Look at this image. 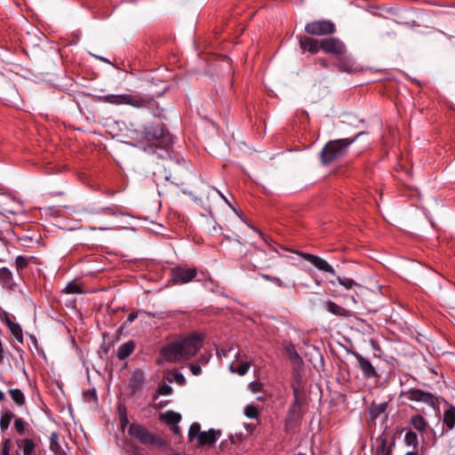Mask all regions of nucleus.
Listing matches in <instances>:
<instances>
[{
	"instance_id": "2eb2a0df",
	"label": "nucleus",
	"mask_w": 455,
	"mask_h": 455,
	"mask_svg": "<svg viewBox=\"0 0 455 455\" xmlns=\"http://www.w3.org/2000/svg\"><path fill=\"white\" fill-rule=\"evenodd\" d=\"M221 436V431L214 428H210L207 431H203L197 439L198 446H212L213 445Z\"/></svg>"
},
{
	"instance_id": "09e8293b",
	"label": "nucleus",
	"mask_w": 455,
	"mask_h": 455,
	"mask_svg": "<svg viewBox=\"0 0 455 455\" xmlns=\"http://www.w3.org/2000/svg\"><path fill=\"white\" fill-rule=\"evenodd\" d=\"M137 317H138V314L135 312H132L131 314L128 315L125 324L132 323V322H134L136 320Z\"/></svg>"
},
{
	"instance_id": "338daca9",
	"label": "nucleus",
	"mask_w": 455,
	"mask_h": 455,
	"mask_svg": "<svg viewBox=\"0 0 455 455\" xmlns=\"http://www.w3.org/2000/svg\"><path fill=\"white\" fill-rule=\"evenodd\" d=\"M202 361H204V363H207V359H202Z\"/></svg>"
},
{
	"instance_id": "c9c22d12",
	"label": "nucleus",
	"mask_w": 455,
	"mask_h": 455,
	"mask_svg": "<svg viewBox=\"0 0 455 455\" xmlns=\"http://www.w3.org/2000/svg\"><path fill=\"white\" fill-rule=\"evenodd\" d=\"M117 411L119 415L120 427L122 430H124L125 427L129 425L126 408L124 406H118Z\"/></svg>"
},
{
	"instance_id": "4468645a",
	"label": "nucleus",
	"mask_w": 455,
	"mask_h": 455,
	"mask_svg": "<svg viewBox=\"0 0 455 455\" xmlns=\"http://www.w3.org/2000/svg\"><path fill=\"white\" fill-rule=\"evenodd\" d=\"M299 44L302 52H308L312 54H315L321 50V41L307 36H299Z\"/></svg>"
},
{
	"instance_id": "20e7f679",
	"label": "nucleus",
	"mask_w": 455,
	"mask_h": 455,
	"mask_svg": "<svg viewBox=\"0 0 455 455\" xmlns=\"http://www.w3.org/2000/svg\"><path fill=\"white\" fill-rule=\"evenodd\" d=\"M146 140L152 145L168 148L173 144L172 135L159 125H149L145 131Z\"/></svg>"
},
{
	"instance_id": "cd10ccee",
	"label": "nucleus",
	"mask_w": 455,
	"mask_h": 455,
	"mask_svg": "<svg viewBox=\"0 0 455 455\" xmlns=\"http://www.w3.org/2000/svg\"><path fill=\"white\" fill-rule=\"evenodd\" d=\"M302 417L301 406L291 405L288 411V419L286 420V424L288 421H297Z\"/></svg>"
},
{
	"instance_id": "e2e57ef3",
	"label": "nucleus",
	"mask_w": 455,
	"mask_h": 455,
	"mask_svg": "<svg viewBox=\"0 0 455 455\" xmlns=\"http://www.w3.org/2000/svg\"><path fill=\"white\" fill-rule=\"evenodd\" d=\"M98 229H100V230H108V228H99Z\"/></svg>"
},
{
	"instance_id": "4c0bfd02",
	"label": "nucleus",
	"mask_w": 455,
	"mask_h": 455,
	"mask_svg": "<svg viewBox=\"0 0 455 455\" xmlns=\"http://www.w3.org/2000/svg\"><path fill=\"white\" fill-rule=\"evenodd\" d=\"M289 359L291 363L299 364L301 363V357L299 356V353L296 351L295 347L293 346H290L286 349Z\"/></svg>"
},
{
	"instance_id": "79ce46f5",
	"label": "nucleus",
	"mask_w": 455,
	"mask_h": 455,
	"mask_svg": "<svg viewBox=\"0 0 455 455\" xmlns=\"http://www.w3.org/2000/svg\"><path fill=\"white\" fill-rule=\"evenodd\" d=\"M188 368L193 375L198 376L202 373V369L199 363H191L188 364Z\"/></svg>"
},
{
	"instance_id": "f8f14e48",
	"label": "nucleus",
	"mask_w": 455,
	"mask_h": 455,
	"mask_svg": "<svg viewBox=\"0 0 455 455\" xmlns=\"http://www.w3.org/2000/svg\"><path fill=\"white\" fill-rule=\"evenodd\" d=\"M300 257L312 264L318 270L329 273L333 276H336V271L324 259L311 253L303 252L300 254Z\"/></svg>"
},
{
	"instance_id": "ddd939ff",
	"label": "nucleus",
	"mask_w": 455,
	"mask_h": 455,
	"mask_svg": "<svg viewBox=\"0 0 455 455\" xmlns=\"http://www.w3.org/2000/svg\"><path fill=\"white\" fill-rule=\"evenodd\" d=\"M340 72L356 73L360 70L351 55L346 53L337 56L334 63Z\"/></svg>"
},
{
	"instance_id": "b1692460",
	"label": "nucleus",
	"mask_w": 455,
	"mask_h": 455,
	"mask_svg": "<svg viewBox=\"0 0 455 455\" xmlns=\"http://www.w3.org/2000/svg\"><path fill=\"white\" fill-rule=\"evenodd\" d=\"M443 424L451 430L455 427V406L450 405L443 412Z\"/></svg>"
},
{
	"instance_id": "ea45409f",
	"label": "nucleus",
	"mask_w": 455,
	"mask_h": 455,
	"mask_svg": "<svg viewBox=\"0 0 455 455\" xmlns=\"http://www.w3.org/2000/svg\"><path fill=\"white\" fill-rule=\"evenodd\" d=\"M244 414L249 419H257L259 415V411L256 406L249 404L244 409Z\"/></svg>"
},
{
	"instance_id": "603ef678",
	"label": "nucleus",
	"mask_w": 455,
	"mask_h": 455,
	"mask_svg": "<svg viewBox=\"0 0 455 455\" xmlns=\"http://www.w3.org/2000/svg\"><path fill=\"white\" fill-rule=\"evenodd\" d=\"M130 455H144L140 449L134 447L131 451Z\"/></svg>"
},
{
	"instance_id": "a211bd4d",
	"label": "nucleus",
	"mask_w": 455,
	"mask_h": 455,
	"mask_svg": "<svg viewBox=\"0 0 455 455\" xmlns=\"http://www.w3.org/2000/svg\"><path fill=\"white\" fill-rule=\"evenodd\" d=\"M135 349V342L133 340H129L124 344H122L116 352V356L119 360H124L128 356H130Z\"/></svg>"
},
{
	"instance_id": "393cba45",
	"label": "nucleus",
	"mask_w": 455,
	"mask_h": 455,
	"mask_svg": "<svg viewBox=\"0 0 455 455\" xmlns=\"http://www.w3.org/2000/svg\"><path fill=\"white\" fill-rule=\"evenodd\" d=\"M9 394L17 406H23L26 403V398L23 392L20 388H11Z\"/></svg>"
},
{
	"instance_id": "49530a36",
	"label": "nucleus",
	"mask_w": 455,
	"mask_h": 455,
	"mask_svg": "<svg viewBox=\"0 0 455 455\" xmlns=\"http://www.w3.org/2000/svg\"><path fill=\"white\" fill-rule=\"evenodd\" d=\"M20 242L22 246L29 247L30 243L33 242L32 237L24 235L22 237H20Z\"/></svg>"
},
{
	"instance_id": "6e6d98bb",
	"label": "nucleus",
	"mask_w": 455,
	"mask_h": 455,
	"mask_svg": "<svg viewBox=\"0 0 455 455\" xmlns=\"http://www.w3.org/2000/svg\"><path fill=\"white\" fill-rule=\"evenodd\" d=\"M93 57H95L96 59L103 61V62H106V63H109L110 64V61L105 58V57H102V56H99V55H93Z\"/></svg>"
},
{
	"instance_id": "864d4df0",
	"label": "nucleus",
	"mask_w": 455,
	"mask_h": 455,
	"mask_svg": "<svg viewBox=\"0 0 455 455\" xmlns=\"http://www.w3.org/2000/svg\"><path fill=\"white\" fill-rule=\"evenodd\" d=\"M301 404H302L301 398L300 397H294V400H293V402L291 403V405L301 406Z\"/></svg>"
},
{
	"instance_id": "2f4dec72",
	"label": "nucleus",
	"mask_w": 455,
	"mask_h": 455,
	"mask_svg": "<svg viewBox=\"0 0 455 455\" xmlns=\"http://www.w3.org/2000/svg\"><path fill=\"white\" fill-rule=\"evenodd\" d=\"M404 443L406 445L412 446L414 449H416L419 444V437L417 433L411 430L407 431L404 435Z\"/></svg>"
},
{
	"instance_id": "7ed1b4c3",
	"label": "nucleus",
	"mask_w": 455,
	"mask_h": 455,
	"mask_svg": "<svg viewBox=\"0 0 455 455\" xmlns=\"http://www.w3.org/2000/svg\"><path fill=\"white\" fill-rule=\"evenodd\" d=\"M128 435L145 446L162 447L164 443L161 436L151 433L145 426L138 423L129 425Z\"/></svg>"
},
{
	"instance_id": "5fc2aeb1",
	"label": "nucleus",
	"mask_w": 455,
	"mask_h": 455,
	"mask_svg": "<svg viewBox=\"0 0 455 455\" xmlns=\"http://www.w3.org/2000/svg\"><path fill=\"white\" fill-rule=\"evenodd\" d=\"M318 63L323 67V68H328L329 67V64L327 62V60L325 59H319L318 60Z\"/></svg>"
},
{
	"instance_id": "6e6552de",
	"label": "nucleus",
	"mask_w": 455,
	"mask_h": 455,
	"mask_svg": "<svg viewBox=\"0 0 455 455\" xmlns=\"http://www.w3.org/2000/svg\"><path fill=\"white\" fill-rule=\"evenodd\" d=\"M203 339L197 333H193L181 340H179L181 346L183 359L193 357L202 347Z\"/></svg>"
},
{
	"instance_id": "774afa93",
	"label": "nucleus",
	"mask_w": 455,
	"mask_h": 455,
	"mask_svg": "<svg viewBox=\"0 0 455 455\" xmlns=\"http://www.w3.org/2000/svg\"><path fill=\"white\" fill-rule=\"evenodd\" d=\"M1 455H10V454H1Z\"/></svg>"
},
{
	"instance_id": "c756f323",
	"label": "nucleus",
	"mask_w": 455,
	"mask_h": 455,
	"mask_svg": "<svg viewBox=\"0 0 455 455\" xmlns=\"http://www.w3.org/2000/svg\"><path fill=\"white\" fill-rule=\"evenodd\" d=\"M202 432L201 425L198 422L192 423L188 434L189 442H193L195 439L197 441Z\"/></svg>"
},
{
	"instance_id": "9b49d317",
	"label": "nucleus",
	"mask_w": 455,
	"mask_h": 455,
	"mask_svg": "<svg viewBox=\"0 0 455 455\" xmlns=\"http://www.w3.org/2000/svg\"><path fill=\"white\" fill-rule=\"evenodd\" d=\"M160 354L168 362L175 363L183 360L181 346L179 341H174L163 347Z\"/></svg>"
},
{
	"instance_id": "3c124183",
	"label": "nucleus",
	"mask_w": 455,
	"mask_h": 455,
	"mask_svg": "<svg viewBox=\"0 0 455 455\" xmlns=\"http://www.w3.org/2000/svg\"><path fill=\"white\" fill-rule=\"evenodd\" d=\"M170 427H171V429H172V433L174 435H181L180 434V429L178 425H172Z\"/></svg>"
},
{
	"instance_id": "f03ea898",
	"label": "nucleus",
	"mask_w": 455,
	"mask_h": 455,
	"mask_svg": "<svg viewBox=\"0 0 455 455\" xmlns=\"http://www.w3.org/2000/svg\"><path fill=\"white\" fill-rule=\"evenodd\" d=\"M100 100L101 102L112 104V105H129L137 108H141L153 100V97L150 95H142L140 93L136 94H108L100 96Z\"/></svg>"
},
{
	"instance_id": "8fccbe9b",
	"label": "nucleus",
	"mask_w": 455,
	"mask_h": 455,
	"mask_svg": "<svg viewBox=\"0 0 455 455\" xmlns=\"http://www.w3.org/2000/svg\"><path fill=\"white\" fill-rule=\"evenodd\" d=\"M292 393L294 397H300L299 395V387L294 383L291 384Z\"/></svg>"
},
{
	"instance_id": "e433bc0d",
	"label": "nucleus",
	"mask_w": 455,
	"mask_h": 455,
	"mask_svg": "<svg viewBox=\"0 0 455 455\" xmlns=\"http://www.w3.org/2000/svg\"><path fill=\"white\" fill-rule=\"evenodd\" d=\"M387 404L385 403L379 404H374L370 409V414L372 419H376L379 417L382 413L386 411Z\"/></svg>"
},
{
	"instance_id": "1a4fd4ad",
	"label": "nucleus",
	"mask_w": 455,
	"mask_h": 455,
	"mask_svg": "<svg viewBox=\"0 0 455 455\" xmlns=\"http://www.w3.org/2000/svg\"><path fill=\"white\" fill-rule=\"evenodd\" d=\"M321 50L326 53L334 54L336 56L347 52L345 44L335 37H328L321 40Z\"/></svg>"
},
{
	"instance_id": "f257e3e1",
	"label": "nucleus",
	"mask_w": 455,
	"mask_h": 455,
	"mask_svg": "<svg viewBox=\"0 0 455 455\" xmlns=\"http://www.w3.org/2000/svg\"><path fill=\"white\" fill-rule=\"evenodd\" d=\"M364 133V132H361L354 138L339 139L327 142L321 151L322 164L328 165L344 156L347 154L349 146Z\"/></svg>"
},
{
	"instance_id": "473e14b6",
	"label": "nucleus",
	"mask_w": 455,
	"mask_h": 455,
	"mask_svg": "<svg viewBox=\"0 0 455 455\" xmlns=\"http://www.w3.org/2000/svg\"><path fill=\"white\" fill-rule=\"evenodd\" d=\"M229 369L232 372H235L240 376H243L248 372L250 369V363L248 362H242L236 367L234 366V363H231Z\"/></svg>"
},
{
	"instance_id": "dca6fc26",
	"label": "nucleus",
	"mask_w": 455,
	"mask_h": 455,
	"mask_svg": "<svg viewBox=\"0 0 455 455\" xmlns=\"http://www.w3.org/2000/svg\"><path fill=\"white\" fill-rule=\"evenodd\" d=\"M353 355L356 358L358 364L365 378H373L377 375L374 367L368 358L363 357L357 352H353Z\"/></svg>"
},
{
	"instance_id": "a878e982",
	"label": "nucleus",
	"mask_w": 455,
	"mask_h": 455,
	"mask_svg": "<svg viewBox=\"0 0 455 455\" xmlns=\"http://www.w3.org/2000/svg\"><path fill=\"white\" fill-rule=\"evenodd\" d=\"M36 258L33 256H23L19 255L15 259V267L18 272L22 271L28 267L30 261L35 260Z\"/></svg>"
},
{
	"instance_id": "7c9ffc66",
	"label": "nucleus",
	"mask_w": 455,
	"mask_h": 455,
	"mask_svg": "<svg viewBox=\"0 0 455 455\" xmlns=\"http://www.w3.org/2000/svg\"><path fill=\"white\" fill-rule=\"evenodd\" d=\"M337 277V281L338 283L343 286L346 290H351L353 289L354 287H360L361 285L359 283H357L354 279L352 278H349V277H344V276H338L336 275Z\"/></svg>"
},
{
	"instance_id": "0eeeda50",
	"label": "nucleus",
	"mask_w": 455,
	"mask_h": 455,
	"mask_svg": "<svg viewBox=\"0 0 455 455\" xmlns=\"http://www.w3.org/2000/svg\"><path fill=\"white\" fill-rule=\"evenodd\" d=\"M203 339L197 333H193L181 340H179L181 346L183 359L193 357L202 347Z\"/></svg>"
},
{
	"instance_id": "052dcab7",
	"label": "nucleus",
	"mask_w": 455,
	"mask_h": 455,
	"mask_svg": "<svg viewBox=\"0 0 455 455\" xmlns=\"http://www.w3.org/2000/svg\"><path fill=\"white\" fill-rule=\"evenodd\" d=\"M349 299H351V301L354 303V304H356L357 303V300L355 298V296H350Z\"/></svg>"
},
{
	"instance_id": "c03bdc74",
	"label": "nucleus",
	"mask_w": 455,
	"mask_h": 455,
	"mask_svg": "<svg viewBox=\"0 0 455 455\" xmlns=\"http://www.w3.org/2000/svg\"><path fill=\"white\" fill-rule=\"evenodd\" d=\"M11 440L5 439L2 443L1 454H10Z\"/></svg>"
},
{
	"instance_id": "bf43d9fd",
	"label": "nucleus",
	"mask_w": 455,
	"mask_h": 455,
	"mask_svg": "<svg viewBox=\"0 0 455 455\" xmlns=\"http://www.w3.org/2000/svg\"><path fill=\"white\" fill-rule=\"evenodd\" d=\"M164 406H166V403L164 402H160L159 404L157 405L158 408H164Z\"/></svg>"
},
{
	"instance_id": "69168bd1",
	"label": "nucleus",
	"mask_w": 455,
	"mask_h": 455,
	"mask_svg": "<svg viewBox=\"0 0 455 455\" xmlns=\"http://www.w3.org/2000/svg\"><path fill=\"white\" fill-rule=\"evenodd\" d=\"M296 455H307L306 453L299 452Z\"/></svg>"
},
{
	"instance_id": "58836bf2",
	"label": "nucleus",
	"mask_w": 455,
	"mask_h": 455,
	"mask_svg": "<svg viewBox=\"0 0 455 455\" xmlns=\"http://www.w3.org/2000/svg\"><path fill=\"white\" fill-rule=\"evenodd\" d=\"M172 393V387L170 385L164 384L158 387L156 394L154 395V400H156L159 395H170Z\"/></svg>"
},
{
	"instance_id": "412c9836",
	"label": "nucleus",
	"mask_w": 455,
	"mask_h": 455,
	"mask_svg": "<svg viewBox=\"0 0 455 455\" xmlns=\"http://www.w3.org/2000/svg\"><path fill=\"white\" fill-rule=\"evenodd\" d=\"M160 419L165 422L169 427L178 425L181 420V415L172 410L166 411L160 415Z\"/></svg>"
},
{
	"instance_id": "72a5a7b5",
	"label": "nucleus",
	"mask_w": 455,
	"mask_h": 455,
	"mask_svg": "<svg viewBox=\"0 0 455 455\" xmlns=\"http://www.w3.org/2000/svg\"><path fill=\"white\" fill-rule=\"evenodd\" d=\"M20 443L22 445L23 454L24 455H32V453L36 448V444H35L34 441L29 438H24L20 442Z\"/></svg>"
},
{
	"instance_id": "680f3d73",
	"label": "nucleus",
	"mask_w": 455,
	"mask_h": 455,
	"mask_svg": "<svg viewBox=\"0 0 455 455\" xmlns=\"http://www.w3.org/2000/svg\"><path fill=\"white\" fill-rule=\"evenodd\" d=\"M405 455H419L418 451H408Z\"/></svg>"
},
{
	"instance_id": "bb28decb",
	"label": "nucleus",
	"mask_w": 455,
	"mask_h": 455,
	"mask_svg": "<svg viewBox=\"0 0 455 455\" xmlns=\"http://www.w3.org/2000/svg\"><path fill=\"white\" fill-rule=\"evenodd\" d=\"M14 427H15L16 431L21 435L28 434V430H29L28 423L22 418L15 419Z\"/></svg>"
},
{
	"instance_id": "f3484780",
	"label": "nucleus",
	"mask_w": 455,
	"mask_h": 455,
	"mask_svg": "<svg viewBox=\"0 0 455 455\" xmlns=\"http://www.w3.org/2000/svg\"><path fill=\"white\" fill-rule=\"evenodd\" d=\"M323 307L329 313L336 316L349 317L351 315L350 312L347 309L336 304L335 302L330 299L323 303Z\"/></svg>"
},
{
	"instance_id": "de8ad7c7",
	"label": "nucleus",
	"mask_w": 455,
	"mask_h": 455,
	"mask_svg": "<svg viewBox=\"0 0 455 455\" xmlns=\"http://www.w3.org/2000/svg\"><path fill=\"white\" fill-rule=\"evenodd\" d=\"M174 379L180 385H184L186 382V379H185L184 375L180 372L175 373Z\"/></svg>"
},
{
	"instance_id": "6ab92c4d",
	"label": "nucleus",
	"mask_w": 455,
	"mask_h": 455,
	"mask_svg": "<svg viewBox=\"0 0 455 455\" xmlns=\"http://www.w3.org/2000/svg\"><path fill=\"white\" fill-rule=\"evenodd\" d=\"M145 376L144 372L140 369H136L132 371L131 379H130V385L132 389V391H137L140 388L142 384L144 383Z\"/></svg>"
},
{
	"instance_id": "4be33fe9",
	"label": "nucleus",
	"mask_w": 455,
	"mask_h": 455,
	"mask_svg": "<svg viewBox=\"0 0 455 455\" xmlns=\"http://www.w3.org/2000/svg\"><path fill=\"white\" fill-rule=\"evenodd\" d=\"M0 283L5 288L12 289L13 287L12 273L8 267H0Z\"/></svg>"
},
{
	"instance_id": "13d9d810",
	"label": "nucleus",
	"mask_w": 455,
	"mask_h": 455,
	"mask_svg": "<svg viewBox=\"0 0 455 455\" xmlns=\"http://www.w3.org/2000/svg\"><path fill=\"white\" fill-rule=\"evenodd\" d=\"M5 399L4 393L0 389V403Z\"/></svg>"
},
{
	"instance_id": "9d476101",
	"label": "nucleus",
	"mask_w": 455,
	"mask_h": 455,
	"mask_svg": "<svg viewBox=\"0 0 455 455\" xmlns=\"http://www.w3.org/2000/svg\"><path fill=\"white\" fill-rule=\"evenodd\" d=\"M197 275L196 267H177L172 271V278L173 283H188L191 282Z\"/></svg>"
},
{
	"instance_id": "5701e85b",
	"label": "nucleus",
	"mask_w": 455,
	"mask_h": 455,
	"mask_svg": "<svg viewBox=\"0 0 455 455\" xmlns=\"http://www.w3.org/2000/svg\"><path fill=\"white\" fill-rule=\"evenodd\" d=\"M6 325L8 326L10 331L20 343H23V332L20 325L18 323L12 322L10 318H6Z\"/></svg>"
},
{
	"instance_id": "0e129e2a",
	"label": "nucleus",
	"mask_w": 455,
	"mask_h": 455,
	"mask_svg": "<svg viewBox=\"0 0 455 455\" xmlns=\"http://www.w3.org/2000/svg\"><path fill=\"white\" fill-rule=\"evenodd\" d=\"M109 209H110L109 207H106V208H102L101 210H102L103 212H105V211L109 210Z\"/></svg>"
},
{
	"instance_id": "4d7b16f0",
	"label": "nucleus",
	"mask_w": 455,
	"mask_h": 455,
	"mask_svg": "<svg viewBox=\"0 0 455 455\" xmlns=\"http://www.w3.org/2000/svg\"><path fill=\"white\" fill-rule=\"evenodd\" d=\"M220 196L223 198V200L230 206L232 207L231 204L229 203V201L226 198V196L221 194L220 192H219Z\"/></svg>"
},
{
	"instance_id": "a18cd8bd",
	"label": "nucleus",
	"mask_w": 455,
	"mask_h": 455,
	"mask_svg": "<svg viewBox=\"0 0 455 455\" xmlns=\"http://www.w3.org/2000/svg\"><path fill=\"white\" fill-rule=\"evenodd\" d=\"M252 230H254L256 233L259 234V235L261 237V239L266 243H267L268 245L271 246L270 244V241L271 239L267 237L259 229H257L255 228L254 227H252L251 225H248Z\"/></svg>"
},
{
	"instance_id": "a19ab883",
	"label": "nucleus",
	"mask_w": 455,
	"mask_h": 455,
	"mask_svg": "<svg viewBox=\"0 0 455 455\" xmlns=\"http://www.w3.org/2000/svg\"><path fill=\"white\" fill-rule=\"evenodd\" d=\"M64 291L68 294H77L82 292L80 286L74 283H68Z\"/></svg>"
},
{
	"instance_id": "aec40b11",
	"label": "nucleus",
	"mask_w": 455,
	"mask_h": 455,
	"mask_svg": "<svg viewBox=\"0 0 455 455\" xmlns=\"http://www.w3.org/2000/svg\"><path fill=\"white\" fill-rule=\"evenodd\" d=\"M410 424L412 426L414 429H416L421 434L426 432L428 427L427 419L420 414L411 416L410 419Z\"/></svg>"
},
{
	"instance_id": "39448f33",
	"label": "nucleus",
	"mask_w": 455,
	"mask_h": 455,
	"mask_svg": "<svg viewBox=\"0 0 455 455\" xmlns=\"http://www.w3.org/2000/svg\"><path fill=\"white\" fill-rule=\"evenodd\" d=\"M401 396H406L410 401L423 403L433 409L437 408L439 405L438 399L435 395L418 388H410L405 392H402Z\"/></svg>"
},
{
	"instance_id": "37998d69",
	"label": "nucleus",
	"mask_w": 455,
	"mask_h": 455,
	"mask_svg": "<svg viewBox=\"0 0 455 455\" xmlns=\"http://www.w3.org/2000/svg\"><path fill=\"white\" fill-rule=\"evenodd\" d=\"M260 276L267 281H270V282L276 283L278 286H281L283 283L282 280L277 276H271L267 274H261Z\"/></svg>"
},
{
	"instance_id": "423d86ee",
	"label": "nucleus",
	"mask_w": 455,
	"mask_h": 455,
	"mask_svg": "<svg viewBox=\"0 0 455 455\" xmlns=\"http://www.w3.org/2000/svg\"><path fill=\"white\" fill-rule=\"evenodd\" d=\"M305 32L312 36H328L336 31L335 24L329 20H315L306 24Z\"/></svg>"
},
{
	"instance_id": "c85d7f7f",
	"label": "nucleus",
	"mask_w": 455,
	"mask_h": 455,
	"mask_svg": "<svg viewBox=\"0 0 455 455\" xmlns=\"http://www.w3.org/2000/svg\"><path fill=\"white\" fill-rule=\"evenodd\" d=\"M13 417V413L10 411H5L2 412L0 418V428L2 431H5L6 429H8Z\"/></svg>"
},
{
	"instance_id": "f704fd0d",
	"label": "nucleus",
	"mask_w": 455,
	"mask_h": 455,
	"mask_svg": "<svg viewBox=\"0 0 455 455\" xmlns=\"http://www.w3.org/2000/svg\"><path fill=\"white\" fill-rule=\"evenodd\" d=\"M59 435L56 432H52L50 435V450L55 454L60 452L61 446L59 443Z\"/></svg>"
}]
</instances>
